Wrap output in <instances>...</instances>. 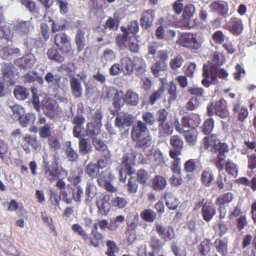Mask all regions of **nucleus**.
<instances>
[{
    "instance_id": "nucleus-1",
    "label": "nucleus",
    "mask_w": 256,
    "mask_h": 256,
    "mask_svg": "<svg viewBox=\"0 0 256 256\" xmlns=\"http://www.w3.org/2000/svg\"><path fill=\"white\" fill-rule=\"evenodd\" d=\"M142 118L144 122L138 121L136 124L133 126L131 136L132 139L136 142L138 148H146L151 144V137L148 134L146 124L152 125L156 122L154 114L150 112H144Z\"/></svg>"
},
{
    "instance_id": "nucleus-2",
    "label": "nucleus",
    "mask_w": 256,
    "mask_h": 256,
    "mask_svg": "<svg viewBox=\"0 0 256 256\" xmlns=\"http://www.w3.org/2000/svg\"><path fill=\"white\" fill-rule=\"evenodd\" d=\"M222 63V61L220 59V56L218 54H214L213 55L212 60L204 65L203 76L204 78L202 80V84L204 86L208 87L210 84H217L218 82V77L225 78L228 76V74L225 70L218 67Z\"/></svg>"
},
{
    "instance_id": "nucleus-3",
    "label": "nucleus",
    "mask_w": 256,
    "mask_h": 256,
    "mask_svg": "<svg viewBox=\"0 0 256 256\" xmlns=\"http://www.w3.org/2000/svg\"><path fill=\"white\" fill-rule=\"evenodd\" d=\"M204 148L213 153V157L216 158V166L220 171L224 168L223 161L225 154L228 152V148L224 143L220 142L215 134L208 135L203 138Z\"/></svg>"
},
{
    "instance_id": "nucleus-4",
    "label": "nucleus",
    "mask_w": 256,
    "mask_h": 256,
    "mask_svg": "<svg viewBox=\"0 0 256 256\" xmlns=\"http://www.w3.org/2000/svg\"><path fill=\"white\" fill-rule=\"evenodd\" d=\"M122 34L118 36L116 40L119 47L128 48L133 52H138L139 46L136 41L135 34L138 30V23L133 21L130 23L128 28L121 27Z\"/></svg>"
},
{
    "instance_id": "nucleus-5",
    "label": "nucleus",
    "mask_w": 256,
    "mask_h": 256,
    "mask_svg": "<svg viewBox=\"0 0 256 256\" xmlns=\"http://www.w3.org/2000/svg\"><path fill=\"white\" fill-rule=\"evenodd\" d=\"M2 78L0 82V96H4L6 93V89L12 86L17 79L16 68L10 63L2 64Z\"/></svg>"
},
{
    "instance_id": "nucleus-6",
    "label": "nucleus",
    "mask_w": 256,
    "mask_h": 256,
    "mask_svg": "<svg viewBox=\"0 0 256 256\" xmlns=\"http://www.w3.org/2000/svg\"><path fill=\"white\" fill-rule=\"evenodd\" d=\"M209 115L216 114L221 118H226L228 116V112L226 108V101L220 98L218 100H213L207 108Z\"/></svg>"
},
{
    "instance_id": "nucleus-7",
    "label": "nucleus",
    "mask_w": 256,
    "mask_h": 256,
    "mask_svg": "<svg viewBox=\"0 0 256 256\" xmlns=\"http://www.w3.org/2000/svg\"><path fill=\"white\" fill-rule=\"evenodd\" d=\"M134 164L135 156L132 154H128L124 156L118 168L120 180L123 178V174H124L123 180H124L126 174H132L134 172V170L132 166Z\"/></svg>"
},
{
    "instance_id": "nucleus-8",
    "label": "nucleus",
    "mask_w": 256,
    "mask_h": 256,
    "mask_svg": "<svg viewBox=\"0 0 256 256\" xmlns=\"http://www.w3.org/2000/svg\"><path fill=\"white\" fill-rule=\"evenodd\" d=\"M180 41V44L186 48L198 50L201 46L200 37L196 34H184L181 36Z\"/></svg>"
},
{
    "instance_id": "nucleus-9",
    "label": "nucleus",
    "mask_w": 256,
    "mask_h": 256,
    "mask_svg": "<svg viewBox=\"0 0 256 256\" xmlns=\"http://www.w3.org/2000/svg\"><path fill=\"white\" fill-rule=\"evenodd\" d=\"M110 196L108 194H103L96 198V206L98 214L102 215H106L110 208L109 200Z\"/></svg>"
},
{
    "instance_id": "nucleus-10",
    "label": "nucleus",
    "mask_w": 256,
    "mask_h": 256,
    "mask_svg": "<svg viewBox=\"0 0 256 256\" xmlns=\"http://www.w3.org/2000/svg\"><path fill=\"white\" fill-rule=\"evenodd\" d=\"M54 43L58 49L64 52H68L71 50L70 42L64 33L56 34L54 37Z\"/></svg>"
},
{
    "instance_id": "nucleus-11",
    "label": "nucleus",
    "mask_w": 256,
    "mask_h": 256,
    "mask_svg": "<svg viewBox=\"0 0 256 256\" xmlns=\"http://www.w3.org/2000/svg\"><path fill=\"white\" fill-rule=\"evenodd\" d=\"M70 85L72 96L76 98H81L82 88L80 80L74 76H70Z\"/></svg>"
},
{
    "instance_id": "nucleus-12",
    "label": "nucleus",
    "mask_w": 256,
    "mask_h": 256,
    "mask_svg": "<svg viewBox=\"0 0 256 256\" xmlns=\"http://www.w3.org/2000/svg\"><path fill=\"white\" fill-rule=\"evenodd\" d=\"M201 202L196 204L194 209H197L202 206V214L204 220L206 222H210L216 214V210L210 204H202Z\"/></svg>"
},
{
    "instance_id": "nucleus-13",
    "label": "nucleus",
    "mask_w": 256,
    "mask_h": 256,
    "mask_svg": "<svg viewBox=\"0 0 256 256\" xmlns=\"http://www.w3.org/2000/svg\"><path fill=\"white\" fill-rule=\"evenodd\" d=\"M44 108V114L51 118H54L58 112V104L54 100H48Z\"/></svg>"
},
{
    "instance_id": "nucleus-14",
    "label": "nucleus",
    "mask_w": 256,
    "mask_h": 256,
    "mask_svg": "<svg viewBox=\"0 0 256 256\" xmlns=\"http://www.w3.org/2000/svg\"><path fill=\"white\" fill-rule=\"evenodd\" d=\"M36 62L34 56L32 54H28L22 58H18L16 62V64L20 67L25 68H31Z\"/></svg>"
},
{
    "instance_id": "nucleus-15",
    "label": "nucleus",
    "mask_w": 256,
    "mask_h": 256,
    "mask_svg": "<svg viewBox=\"0 0 256 256\" xmlns=\"http://www.w3.org/2000/svg\"><path fill=\"white\" fill-rule=\"evenodd\" d=\"M132 122V117L130 114L120 112L116 118L115 124L116 126L121 128L124 126H130Z\"/></svg>"
},
{
    "instance_id": "nucleus-16",
    "label": "nucleus",
    "mask_w": 256,
    "mask_h": 256,
    "mask_svg": "<svg viewBox=\"0 0 256 256\" xmlns=\"http://www.w3.org/2000/svg\"><path fill=\"white\" fill-rule=\"evenodd\" d=\"M195 8L192 4L186 6L182 15V20L185 26H190V22L194 16Z\"/></svg>"
},
{
    "instance_id": "nucleus-17",
    "label": "nucleus",
    "mask_w": 256,
    "mask_h": 256,
    "mask_svg": "<svg viewBox=\"0 0 256 256\" xmlns=\"http://www.w3.org/2000/svg\"><path fill=\"white\" fill-rule=\"evenodd\" d=\"M97 193V188L96 186L90 182L88 183L85 190V203L87 205H90L92 202L93 198Z\"/></svg>"
},
{
    "instance_id": "nucleus-18",
    "label": "nucleus",
    "mask_w": 256,
    "mask_h": 256,
    "mask_svg": "<svg viewBox=\"0 0 256 256\" xmlns=\"http://www.w3.org/2000/svg\"><path fill=\"white\" fill-rule=\"evenodd\" d=\"M211 8L222 15H226L228 12V4L224 0L215 1L210 4Z\"/></svg>"
},
{
    "instance_id": "nucleus-19",
    "label": "nucleus",
    "mask_w": 256,
    "mask_h": 256,
    "mask_svg": "<svg viewBox=\"0 0 256 256\" xmlns=\"http://www.w3.org/2000/svg\"><path fill=\"white\" fill-rule=\"evenodd\" d=\"M24 81L25 82H37L40 84L44 83V80L42 76H40L36 71H31L26 74L23 76Z\"/></svg>"
},
{
    "instance_id": "nucleus-20",
    "label": "nucleus",
    "mask_w": 256,
    "mask_h": 256,
    "mask_svg": "<svg viewBox=\"0 0 256 256\" xmlns=\"http://www.w3.org/2000/svg\"><path fill=\"white\" fill-rule=\"evenodd\" d=\"M152 14L153 11L150 10H145L142 13L141 17V24L142 26L144 28H148L152 26L154 20Z\"/></svg>"
},
{
    "instance_id": "nucleus-21",
    "label": "nucleus",
    "mask_w": 256,
    "mask_h": 256,
    "mask_svg": "<svg viewBox=\"0 0 256 256\" xmlns=\"http://www.w3.org/2000/svg\"><path fill=\"white\" fill-rule=\"evenodd\" d=\"M202 182L206 186H210L214 182V174L212 170L210 169L203 171L202 174Z\"/></svg>"
},
{
    "instance_id": "nucleus-22",
    "label": "nucleus",
    "mask_w": 256,
    "mask_h": 256,
    "mask_svg": "<svg viewBox=\"0 0 256 256\" xmlns=\"http://www.w3.org/2000/svg\"><path fill=\"white\" fill-rule=\"evenodd\" d=\"M124 100L132 106H136L139 102L138 95L132 90H128L124 96Z\"/></svg>"
},
{
    "instance_id": "nucleus-23",
    "label": "nucleus",
    "mask_w": 256,
    "mask_h": 256,
    "mask_svg": "<svg viewBox=\"0 0 256 256\" xmlns=\"http://www.w3.org/2000/svg\"><path fill=\"white\" fill-rule=\"evenodd\" d=\"M14 94L16 99L24 100L29 96V91L27 88L18 85L14 87Z\"/></svg>"
},
{
    "instance_id": "nucleus-24",
    "label": "nucleus",
    "mask_w": 256,
    "mask_h": 256,
    "mask_svg": "<svg viewBox=\"0 0 256 256\" xmlns=\"http://www.w3.org/2000/svg\"><path fill=\"white\" fill-rule=\"evenodd\" d=\"M114 176L108 170L102 172L98 176L97 182L99 186L103 187L106 184L111 182Z\"/></svg>"
},
{
    "instance_id": "nucleus-25",
    "label": "nucleus",
    "mask_w": 256,
    "mask_h": 256,
    "mask_svg": "<svg viewBox=\"0 0 256 256\" xmlns=\"http://www.w3.org/2000/svg\"><path fill=\"white\" fill-rule=\"evenodd\" d=\"M243 29L241 20L236 18L231 20V24L230 27V30L232 34L235 35L240 34Z\"/></svg>"
},
{
    "instance_id": "nucleus-26",
    "label": "nucleus",
    "mask_w": 256,
    "mask_h": 256,
    "mask_svg": "<svg viewBox=\"0 0 256 256\" xmlns=\"http://www.w3.org/2000/svg\"><path fill=\"white\" fill-rule=\"evenodd\" d=\"M79 152L84 155L90 153L92 150V146L90 140L86 138H80L78 142Z\"/></svg>"
},
{
    "instance_id": "nucleus-27",
    "label": "nucleus",
    "mask_w": 256,
    "mask_h": 256,
    "mask_svg": "<svg viewBox=\"0 0 256 256\" xmlns=\"http://www.w3.org/2000/svg\"><path fill=\"white\" fill-rule=\"evenodd\" d=\"M30 22L29 21L20 22L15 26V29L18 33L21 35H27L30 28Z\"/></svg>"
},
{
    "instance_id": "nucleus-28",
    "label": "nucleus",
    "mask_w": 256,
    "mask_h": 256,
    "mask_svg": "<svg viewBox=\"0 0 256 256\" xmlns=\"http://www.w3.org/2000/svg\"><path fill=\"white\" fill-rule=\"evenodd\" d=\"M165 198L166 205L168 208L170 210H175L179 204L178 199L170 192H166Z\"/></svg>"
},
{
    "instance_id": "nucleus-29",
    "label": "nucleus",
    "mask_w": 256,
    "mask_h": 256,
    "mask_svg": "<svg viewBox=\"0 0 256 256\" xmlns=\"http://www.w3.org/2000/svg\"><path fill=\"white\" fill-rule=\"evenodd\" d=\"M20 124L24 128L26 127L36 120L35 116L33 114L28 113L24 115H22L18 118Z\"/></svg>"
},
{
    "instance_id": "nucleus-30",
    "label": "nucleus",
    "mask_w": 256,
    "mask_h": 256,
    "mask_svg": "<svg viewBox=\"0 0 256 256\" xmlns=\"http://www.w3.org/2000/svg\"><path fill=\"white\" fill-rule=\"evenodd\" d=\"M20 50L18 48H12L10 46H6L4 47L0 51V54H2L4 58H8L10 56H18Z\"/></svg>"
},
{
    "instance_id": "nucleus-31",
    "label": "nucleus",
    "mask_w": 256,
    "mask_h": 256,
    "mask_svg": "<svg viewBox=\"0 0 256 256\" xmlns=\"http://www.w3.org/2000/svg\"><path fill=\"white\" fill-rule=\"evenodd\" d=\"M120 66L123 67L122 72L125 74H130L134 68L132 60L128 57H124L121 59Z\"/></svg>"
},
{
    "instance_id": "nucleus-32",
    "label": "nucleus",
    "mask_w": 256,
    "mask_h": 256,
    "mask_svg": "<svg viewBox=\"0 0 256 256\" xmlns=\"http://www.w3.org/2000/svg\"><path fill=\"white\" fill-rule=\"evenodd\" d=\"M134 66L136 68V74H142L146 70V64L142 58L136 57L134 59Z\"/></svg>"
},
{
    "instance_id": "nucleus-33",
    "label": "nucleus",
    "mask_w": 256,
    "mask_h": 256,
    "mask_svg": "<svg viewBox=\"0 0 256 256\" xmlns=\"http://www.w3.org/2000/svg\"><path fill=\"white\" fill-rule=\"evenodd\" d=\"M168 69V66L164 62H156L151 66V70L153 74L156 76H160V72H164Z\"/></svg>"
},
{
    "instance_id": "nucleus-34",
    "label": "nucleus",
    "mask_w": 256,
    "mask_h": 256,
    "mask_svg": "<svg viewBox=\"0 0 256 256\" xmlns=\"http://www.w3.org/2000/svg\"><path fill=\"white\" fill-rule=\"evenodd\" d=\"M166 185L165 178L162 176H156L153 180L152 187L154 190H160L164 189Z\"/></svg>"
},
{
    "instance_id": "nucleus-35",
    "label": "nucleus",
    "mask_w": 256,
    "mask_h": 256,
    "mask_svg": "<svg viewBox=\"0 0 256 256\" xmlns=\"http://www.w3.org/2000/svg\"><path fill=\"white\" fill-rule=\"evenodd\" d=\"M61 78L60 74H54L52 72H48L44 77V80L48 83L54 86H58Z\"/></svg>"
},
{
    "instance_id": "nucleus-36",
    "label": "nucleus",
    "mask_w": 256,
    "mask_h": 256,
    "mask_svg": "<svg viewBox=\"0 0 256 256\" xmlns=\"http://www.w3.org/2000/svg\"><path fill=\"white\" fill-rule=\"evenodd\" d=\"M84 34L83 30H78L76 35L75 42L79 51L82 50L85 45Z\"/></svg>"
},
{
    "instance_id": "nucleus-37",
    "label": "nucleus",
    "mask_w": 256,
    "mask_h": 256,
    "mask_svg": "<svg viewBox=\"0 0 256 256\" xmlns=\"http://www.w3.org/2000/svg\"><path fill=\"white\" fill-rule=\"evenodd\" d=\"M195 117L196 120H194L190 118V116H184L182 120L183 126L186 128H194L197 126L199 124L198 117L197 116H195Z\"/></svg>"
},
{
    "instance_id": "nucleus-38",
    "label": "nucleus",
    "mask_w": 256,
    "mask_h": 256,
    "mask_svg": "<svg viewBox=\"0 0 256 256\" xmlns=\"http://www.w3.org/2000/svg\"><path fill=\"white\" fill-rule=\"evenodd\" d=\"M240 108V102H236L234 104L233 110L234 112H238V119L240 121H243L248 116V112L247 108L245 107H242Z\"/></svg>"
},
{
    "instance_id": "nucleus-39",
    "label": "nucleus",
    "mask_w": 256,
    "mask_h": 256,
    "mask_svg": "<svg viewBox=\"0 0 256 256\" xmlns=\"http://www.w3.org/2000/svg\"><path fill=\"white\" fill-rule=\"evenodd\" d=\"M124 221V217L120 215L115 218L111 219L109 224L108 230L114 231L116 230L120 225Z\"/></svg>"
},
{
    "instance_id": "nucleus-40",
    "label": "nucleus",
    "mask_w": 256,
    "mask_h": 256,
    "mask_svg": "<svg viewBox=\"0 0 256 256\" xmlns=\"http://www.w3.org/2000/svg\"><path fill=\"white\" fill-rule=\"evenodd\" d=\"M47 156H44V168H45V174L46 175V178L50 180H54L56 177V174L54 170H55L56 168L54 167V168L52 170L49 167L48 164L47 160Z\"/></svg>"
},
{
    "instance_id": "nucleus-41",
    "label": "nucleus",
    "mask_w": 256,
    "mask_h": 256,
    "mask_svg": "<svg viewBox=\"0 0 256 256\" xmlns=\"http://www.w3.org/2000/svg\"><path fill=\"white\" fill-rule=\"evenodd\" d=\"M140 216L144 220L148 222H153L156 218V213L150 209L143 210Z\"/></svg>"
},
{
    "instance_id": "nucleus-42",
    "label": "nucleus",
    "mask_w": 256,
    "mask_h": 256,
    "mask_svg": "<svg viewBox=\"0 0 256 256\" xmlns=\"http://www.w3.org/2000/svg\"><path fill=\"white\" fill-rule=\"evenodd\" d=\"M184 133L185 134V138L188 142L191 144H194L197 140L198 132L194 128L190 130L185 131Z\"/></svg>"
},
{
    "instance_id": "nucleus-43",
    "label": "nucleus",
    "mask_w": 256,
    "mask_h": 256,
    "mask_svg": "<svg viewBox=\"0 0 256 256\" xmlns=\"http://www.w3.org/2000/svg\"><path fill=\"white\" fill-rule=\"evenodd\" d=\"M93 144L96 148L102 152L101 154H105L106 156H108V153H110L106 146L98 138L94 139Z\"/></svg>"
},
{
    "instance_id": "nucleus-44",
    "label": "nucleus",
    "mask_w": 256,
    "mask_h": 256,
    "mask_svg": "<svg viewBox=\"0 0 256 256\" xmlns=\"http://www.w3.org/2000/svg\"><path fill=\"white\" fill-rule=\"evenodd\" d=\"M66 153L67 158L71 162L76 161L78 158V154L75 150L70 146V142H68L66 143Z\"/></svg>"
},
{
    "instance_id": "nucleus-45",
    "label": "nucleus",
    "mask_w": 256,
    "mask_h": 256,
    "mask_svg": "<svg viewBox=\"0 0 256 256\" xmlns=\"http://www.w3.org/2000/svg\"><path fill=\"white\" fill-rule=\"evenodd\" d=\"M98 168L96 164L90 163L86 166L85 172L90 176L96 178L99 172Z\"/></svg>"
},
{
    "instance_id": "nucleus-46",
    "label": "nucleus",
    "mask_w": 256,
    "mask_h": 256,
    "mask_svg": "<svg viewBox=\"0 0 256 256\" xmlns=\"http://www.w3.org/2000/svg\"><path fill=\"white\" fill-rule=\"evenodd\" d=\"M164 92V87L162 86L158 90H155L150 96V103L154 104L155 102L160 99Z\"/></svg>"
},
{
    "instance_id": "nucleus-47",
    "label": "nucleus",
    "mask_w": 256,
    "mask_h": 256,
    "mask_svg": "<svg viewBox=\"0 0 256 256\" xmlns=\"http://www.w3.org/2000/svg\"><path fill=\"white\" fill-rule=\"evenodd\" d=\"M9 108L12 112L14 118H18L24 112V108L18 104L9 106Z\"/></svg>"
},
{
    "instance_id": "nucleus-48",
    "label": "nucleus",
    "mask_w": 256,
    "mask_h": 256,
    "mask_svg": "<svg viewBox=\"0 0 256 256\" xmlns=\"http://www.w3.org/2000/svg\"><path fill=\"white\" fill-rule=\"evenodd\" d=\"M158 127L159 132L162 134L170 135L173 132L172 128L171 126L170 122L160 124Z\"/></svg>"
},
{
    "instance_id": "nucleus-49",
    "label": "nucleus",
    "mask_w": 256,
    "mask_h": 256,
    "mask_svg": "<svg viewBox=\"0 0 256 256\" xmlns=\"http://www.w3.org/2000/svg\"><path fill=\"white\" fill-rule=\"evenodd\" d=\"M233 198V195L231 192H228L223 196L218 197L216 200V204L217 205L221 206L224 205L226 203H228Z\"/></svg>"
},
{
    "instance_id": "nucleus-50",
    "label": "nucleus",
    "mask_w": 256,
    "mask_h": 256,
    "mask_svg": "<svg viewBox=\"0 0 256 256\" xmlns=\"http://www.w3.org/2000/svg\"><path fill=\"white\" fill-rule=\"evenodd\" d=\"M48 58L57 62H61L63 61L64 58L57 52L56 50L50 48L47 52Z\"/></svg>"
},
{
    "instance_id": "nucleus-51",
    "label": "nucleus",
    "mask_w": 256,
    "mask_h": 256,
    "mask_svg": "<svg viewBox=\"0 0 256 256\" xmlns=\"http://www.w3.org/2000/svg\"><path fill=\"white\" fill-rule=\"evenodd\" d=\"M111 202L112 206L122 208L126 206L127 201L124 198L115 196L112 198Z\"/></svg>"
},
{
    "instance_id": "nucleus-52",
    "label": "nucleus",
    "mask_w": 256,
    "mask_h": 256,
    "mask_svg": "<svg viewBox=\"0 0 256 256\" xmlns=\"http://www.w3.org/2000/svg\"><path fill=\"white\" fill-rule=\"evenodd\" d=\"M66 22L64 20H60L52 22V30L54 32L58 30H65Z\"/></svg>"
},
{
    "instance_id": "nucleus-53",
    "label": "nucleus",
    "mask_w": 256,
    "mask_h": 256,
    "mask_svg": "<svg viewBox=\"0 0 256 256\" xmlns=\"http://www.w3.org/2000/svg\"><path fill=\"white\" fill-rule=\"evenodd\" d=\"M158 122L160 124L170 122L168 113L165 109H160L158 112Z\"/></svg>"
},
{
    "instance_id": "nucleus-54",
    "label": "nucleus",
    "mask_w": 256,
    "mask_h": 256,
    "mask_svg": "<svg viewBox=\"0 0 256 256\" xmlns=\"http://www.w3.org/2000/svg\"><path fill=\"white\" fill-rule=\"evenodd\" d=\"M214 246L217 251L224 255L226 252V244L220 240L217 239L214 242Z\"/></svg>"
},
{
    "instance_id": "nucleus-55",
    "label": "nucleus",
    "mask_w": 256,
    "mask_h": 256,
    "mask_svg": "<svg viewBox=\"0 0 256 256\" xmlns=\"http://www.w3.org/2000/svg\"><path fill=\"white\" fill-rule=\"evenodd\" d=\"M102 156L98 158L96 162V166L99 168H105L107 164L108 160L110 158V153H108V156L105 154H101Z\"/></svg>"
},
{
    "instance_id": "nucleus-56",
    "label": "nucleus",
    "mask_w": 256,
    "mask_h": 256,
    "mask_svg": "<svg viewBox=\"0 0 256 256\" xmlns=\"http://www.w3.org/2000/svg\"><path fill=\"white\" fill-rule=\"evenodd\" d=\"M92 233L93 234V238H90V244L94 246L98 247L99 245V242L102 240L103 236L97 232H94V230H92Z\"/></svg>"
},
{
    "instance_id": "nucleus-57",
    "label": "nucleus",
    "mask_w": 256,
    "mask_h": 256,
    "mask_svg": "<svg viewBox=\"0 0 256 256\" xmlns=\"http://www.w3.org/2000/svg\"><path fill=\"white\" fill-rule=\"evenodd\" d=\"M214 128V120L212 118L206 120L202 127V132L206 134H209Z\"/></svg>"
},
{
    "instance_id": "nucleus-58",
    "label": "nucleus",
    "mask_w": 256,
    "mask_h": 256,
    "mask_svg": "<svg viewBox=\"0 0 256 256\" xmlns=\"http://www.w3.org/2000/svg\"><path fill=\"white\" fill-rule=\"evenodd\" d=\"M184 60L182 56H177L174 59L171 60L170 65V68L172 70H176L178 68H180L182 63H183Z\"/></svg>"
},
{
    "instance_id": "nucleus-59",
    "label": "nucleus",
    "mask_w": 256,
    "mask_h": 256,
    "mask_svg": "<svg viewBox=\"0 0 256 256\" xmlns=\"http://www.w3.org/2000/svg\"><path fill=\"white\" fill-rule=\"evenodd\" d=\"M138 180L140 184L146 183L150 179V174L145 170H140L137 172Z\"/></svg>"
},
{
    "instance_id": "nucleus-60",
    "label": "nucleus",
    "mask_w": 256,
    "mask_h": 256,
    "mask_svg": "<svg viewBox=\"0 0 256 256\" xmlns=\"http://www.w3.org/2000/svg\"><path fill=\"white\" fill-rule=\"evenodd\" d=\"M50 199L52 205L58 206L60 200V196L58 195L57 192L53 188L50 190Z\"/></svg>"
},
{
    "instance_id": "nucleus-61",
    "label": "nucleus",
    "mask_w": 256,
    "mask_h": 256,
    "mask_svg": "<svg viewBox=\"0 0 256 256\" xmlns=\"http://www.w3.org/2000/svg\"><path fill=\"white\" fill-rule=\"evenodd\" d=\"M128 190L129 192L135 193L138 190V184L137 180L134 177H131L129 178L128 183Z\"/></svg>"
},
{
    "instance_id": "nucleus-62",
    "label": "nucleus",
    "mask_w": 256,
    "mask_h": 256,
    "mask_svg": "<svg viewBox=\"0 0 256 256\" xmlns=\"http://www.w3.org/2000/svg\"><path fill=\"white\" fill-rule=\"evenodd\" d=\"M170 144L177 149H181L183 146V141L178 136H173L170 140Z\"/></svg>"
},
{
    "instance_id": "nucleus-63",
    "label": "nucleus",
    "mask_w": 256,
    "mask_h": 256,
    "mask_svg": "<svg viewBox=\"0 0 256 256\" xmlns=\"http://www.w3.org/2000/svg\"><path fill=\"white\" fill-rule=\"evenodd\" d=\"M199 106V102L196 98H192L186 104V110L192 111L197 109Z\"/></svg>"
},
{
    "instance_id": "nucleus-64",
    "label": "nucleus",
    "mask_w": 256,
    "mask_h": 256,
    "mask_svg": "<svg viewBox=\"0 0 256 256\" xmlns=\"http://www.w3.org/2000/svg\"><path fill=\"white\" fill-rule=\"evenodd\" d=\"M226 171L230 174L236 176L237 174V168L236 165L230 160H228L226 166Z\"/></svg>"
}]
</instances>
